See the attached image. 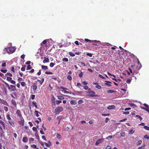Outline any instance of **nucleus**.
Instances as JSON below:
<instances>
[{
  "label": "nucleus",
  "mask_w": 149,
  "mask_h": 149,
  "mask_svg": "<svg viewBox=\"0 0 149 149\" xmlns=\"http://www.w3.org/2000/svg\"><path fill=\"white\" fill-rule=\"evenodd\" d=\"M141 67V66H138L134 65H131V67L132 68L133 70V74H138L139 72V71Z\"/></svg>",
  "instance_id": "obj_1"
},
{
  "label": "nucleus",
  "mask_w": 149,
  "mask_h": 149,
  "mask_svg": "<svg viewBox=\"0 0 149 149\" xmlns=\"http://www.w3.org/2000/svg\"><path fill=\"white\" fill-rule=\"evenodd\" d=\"M16 48L15 47H10L6 48L5 50H6L8 53L12 54L14 53L15 51Z\"/></svg>",
  "instance_id": "obj_2"
},
{
  "label": "nucleus",
  "mask_w": 149,
  "mask_h": 149,
  "mask_svg": "<svg viewBox=\"0 0 149 149\" xmlns=\"http://www.w3.org/2000/svg\"><path fill=\"white\" fill-rule=\"evenodd\" d=\"M86 93H87V94H88V95L92 97L98 96L97 95H95V93L94 91H86Z\"/></svg>",
  "instance_id": "obj_3"
},
{
  "label": "nucleus",
  "mask_w": 149,
  "mask_h": 149,
  "mask_svg": "<svg viewBox=\"0 0 149 149\" xmlns=\"http://www.w3.org/2000/svg\"><path fill=\"white\" fill-rule=\"evenodd\" d=\"M63 110V107H58L56 108L55 110V113L56 114H58L59 113L62 111Z\"/></svg>",
  "instance_id": "obj_4"
},
{
  "label": "nucleus",
  "mask_w": 149,
  "mask_h": 149,
  "mask_svg": "<svg viewBox=\"0 0 149 149\" xmlns=\"http://www.w3.org/2000/svg\"><path fill=\"white\" fill-rule=\"evenodd\" d=\"M0 124L1 125H2V126H3V130H5V127L6 125L4 123L2 120H0ZM0 129L1 130V131L2 132H3V128L0 125Z\"/></svg>",
  "instance_id": "obj_5"
},
{
  "label": "nucleus",
  "mask_w": 149,
  "mask_h": 149,
  "mask_svg": "<svg viewBox=\"0 0 149 149\" xmlns=\"http://www.w3.org/2000/svg\"><path fill=\"white\" fill-rule=\"evenodd\" d=\"M0 124L1 125H2V126H3V130H5V127L6 125L4 123L2 120H0ZM0 129L1 130V131L2 132H3V128L0 125Z\"/></svg>",
  "instance_id": "obj_6"
},
{
  "label": "nucleus",
  "mask_w": 149,
  "mask_h": 149,
  "mask_svg": "<svg viewBox=\"0 0 149 149\" xmlns=\"http://www.w3.org/2000/svg\"><path fill=\"white\" fill-rule=\"evenodd\" d=\"M143 105L146 108L142 106H140L141 108L149 112V106L146 103H144L143 104Z\"/></svg>",
  "instance_id": "obj_7"
},
{
  "label": "nucleus",
  "mask_w": 149,
  "mask_h": 149,
  "mask_svg": "<svg viewBox=\"0 0 149 149\" xmlns=\"http://www.w3.org/2000/svg\"><path fill=\"white\" fill-rule=\"evenodd\" d=\"M20 120L18 121L17 122L18 123L19 125L20 126H23L24 125V120L23 117L20 118Z\"/></svg>",
  "instance_id": "obj_8"
},
{
  "label": "nucleus",
  "mask_w": 149,
  "mask_h": 149,
  "mask_svg": "<svg viewBox=\"0 0 149 149\" xmlns=\"http://www.w3.org/2000/svg\"><path fill=\"white\" fill-rule=\"evenodd\" d=\"M0 102L2 104L9 106L6 100L0 99Z\"/></svg>",
  "instance_id": "obj_9"
},
{
  "label": "nucleus",
  "mask_w": 149,
  "mask_h": 149,
  "mask_svg": "<svg viewBox=\"0 0 149 149\" xmlns=\"http://www.w3.org/2000/svg\"><path fill=\"white\" fill-rule=\"evenodd\" d=\"M104 140V139H99L96 141L95 143V145L96 146L98 145L99 144L102 143Z\"/></svg>",
  "instance_id": "obj_10"
},
{
  "label": "nucleus",
  "mask_w": 149,
  "mask_h": 149,
  "mask_svg": "<svg viewBox=\"0 0 149 149\" xmlns=\"http://www.w3.org/2000/svg\"><path fill=\"white\" fill-rule=\"evenodd\" d=\"M16 114H17V116H18L20 118L23 117L22 116L21 113L20 111L19 110V109L17 110L16 112Z\"/></svg>",
  "instance_id": "obj_11"
},
{
  "label": "nucleus",
  "mask_w": 149,
  "mask_h": 149,
  "mask_svg": "<svg viewBox=\"0 0 149 149\" xmlns=\"http://www.w3.org/2000/svg\"><path fill=\"white\" fill-rule=\"evenodd\" d=\"M8 123L10 125L14 127L15 126L13 120L10 118V120H8Z\"/></svg>",
  "instance_id": "obj_12"
},
{
  "label": "nucleus",
  "mask_w": 149,
  "mask_h": 149,
  "mask_svg": "<svg viewBox=\"0 0 149 149\" xmlns=\"http://www.w3.org/2000/svg\"><path fill=\"white\" fill-rule=\"evenodd\" d=\"M93 85H96L95 87L96 88L98 89H100L101 88V86L100 85H99L97 83L93 82Z\"/></svg>",
  "instance_id": "obj_13"
},
{
  "label": "nucleus",
  "mask_w": 149,
  "mask_h": 149,
  "mask_svg": "<svg viewBox=\"0 0 149 149\" xmlns=\"http://www.w3.org/2000/svg\"><path fill=\"white\" fill-rule=\"evenodd\" d=\"M11 104H12V105L14 106L15 107H16L17 106V103L15 101V100L13 99H12L11 100Z\"/></svg>",
  "instance_id": "obj_14"
},
{
  "label": "nucleus",
  "mask_w": 149,
  "mask_h": 149,
  "mask_svg": "<svg viewBox=\"0 0 149 149\" xmlns=\"http://www.w3.org/2000/svg\"><path fill=\"white\" fill-rule=\"evenodd\" d=\"M44 58L45 59L43 61L44 63H48L49 62V59L48 58L44 57Z\"/></svg>",
  "instance_id": "obj_15"
},
{
  "label": "nucleus",
  "mask_w": 149,
  "mask_h": 149,
  "mask_svg": "<svg viewBox=\"0 0 149 149\" xmlns=\"http://www.w3.org/2000/svg\"><path fill=\"white\" fill-rule=\"evenodd\" d=\"M37 81H38L40 83V85H42L43 83L44 82V78H42V80H40L39 79L37 80Z\"/></svg>",
  "instance_id": "obj_16"
},
{
  "label": "nucleus",
  "mask_w": 149,
  "mask_h": 149,
  "mask_svg": "<svg viewBox=\"0 0 149 149\" xmlns=\"http://www.w3.org/2000/svg\"><path fill=\"white\" fill-rule=\"evenodd\" d=\"M48 142V143H44V144L46 146L50 147V146L51 145V143L50 141H49Z\"/></svg>",
  "instance_id": "obj_17"
},
{
  "label": "nucleus",
  "mask_w": 149,
  "mask_h": 149,
  "mask_svg": "<svg viewBox=\"0 0 149 149\" xmlns=\"http://www.w3.org/2000/svg\"><path fill=\"white\" fill-rule=\"evenodd\" d=\"M106 82V83H105V84L108 86H111V83L110 81H105Z\"/></svg>",
  "instance_id": "obj_18"
},
{
  "label": "nucleus",
  "mask_w": 149,
  "mask_h": 149,
  "mask_svg": "<svg viewBox=\"0 0 149 149\" xmlns=\"http://www.w3.org/2000/svg\"><path fill=\"white\" fill-rule=\"evenodd\" d=\"M28 140V139L27 137L26 136L23 137L22 139L23 141L25 143L27 142Z\"/></svg>",
  "instance_id": "obj_19"
},
{
  "label": "nucleus",
  "mask_w": 149,
  "mask_h": 149,
  "mask_svg": "<svg viewBox=\"0 0 149 149\" xmlns=\"http://www.w3.org/2000/svg\"><path fill=\"white\" fill-rule=\"evenodd\" d=\"M70 104L72 105H75L77 103V102L75 100H72L70 102Z\"/></svg>",
  "instance_id": "obj_20"
},
{
  "label": "nucleus",
  "mask_w": 149,
  "mask_h": 149,
  "mask_svg": "<svg viewBox=\"0 0 149 149\" xmlns=\"http://www.w3.org/2000/svg\"><path fill=\"white\" fill-rule=\"evenodd\" d=\"M41 68L42 69L45 70L48 69V67L47 66L42 65Z\"/></svg>",
  "instance_id": "obj_21"
},
{
  "label": "nucleus",
  "mask_w": 149,
  "mask_h": 149,
  "mask_svg": "<svg viewBox=\"0 0 149 149\" xmlns=\"http://www.w3.org/2000/svg\"><path fill=\"white\" fill-rule=\"evenodd\" d=\"M115 106L113 105L109 106L107 107V108L108 109H111L114 108Z\"/></svg>",
  "instance_id": "obj_22"
},
{
  "label": "nucleus",
  "mask_w": 149,
  "mask_h": 149,
  "mask_svg": "<svg viewBox=\"0 0 149 149\" xmlns=\"http://www.w3.org/2000/svg\"><path fill=\"white\" fill-rule=\"evenodd\" d=\"M10 87H11L10 88L12 91H14L16 89L15 87L13 85H11Z\"/></svg>",
  "instance_id": "obj_23"
},
{
  "label": "nucleus",
  "mask_w": 149,
  "mask_h": 149,
  "mask_svg": "<svg viewBox=\"0 0 149 149\" xmlns=\"http://www.w3.org/2000/svg\"><path fill=\"white\" fill-rule=\"evenodd\" d=\"M57 97L58 99L61 100L64 99V97L62 96H57Z\"/></svg>",
  "instance_id": "obj_24"
},
{
  "label": "nucleus",
  "mask_w": 149,
  "mask_h": 149,
  "mask_svg": "<svg viewBox=\"0 0 149 149\" xmlns=\"http://www.w3.org/2000/svg\"><path fill=\"white\" fill-rule=\"evenodd\" d=\"M34 139L33 138H30V139H29V143L31 144V143H32V142L34 141Z\"/></svg>",
  "instance_id": "obj_25"
},
{
  "label": "nucleus",
  "mask_w": 149,
  "mask_h": 149,
  "mask_svg": "<svg viewBox=\"0 0 149 149\" xmlns=\"http://www.w3.org/2000/svg\"><path fill=\"white\" fill-rule=\"evenodd\" d=\"M37 86L36 85H34L33 86V91H35L37 89Z\"/></svg>",
  "instance_id": "obj_26"
},
{
  "label": "nucleus",
  "mask_w": 149,
  "mask_h": 149,
  "mask_svg": "<svg viewBox=\"0 0 149 149\" xmlns=\"http://www.w3.org/2000/svg\"><path fill=\"white\" fill-rule=\"evenodd\" d=\"M136 117L137 118H139L140 121H141L142 120V118L139 115H137L136 116Z\"/></svg>",
  "instance_id": "obj_27"
},
{
  "label": "nucleus",
  "mask_w": 149,
  "mask_h": 149,
  "mask_svg": "<svg viewBox=\"0 0 149 149\" xmlns=\"http://www.w3.org/2000/svg\"><path fill=\"white\" fill-rule=\"evenodd\" d=\"M47 42V40H44L42 43H41L40 44L41 46H42V44H45Z\"/></svg>",
  "instance_id": "obj_28"
},
{
  "label": "nucleus",
  "mask_w": 149,
  "mask_h": 149,
  "mask_svg": "<svg viewBox=\"0 0 149 149\" xmlns=\"http://www.w3.org/2000/svg\"><path fill=\"white\" fill-rule=\"evenodd\" d=\"M62 116H57V117L56 118V120H61V119L62 118Z\"/></svg>",
  "instance_id": "obj_29"
},
{
  "label": "nucleus",
  "mask_w": 149,
  "mask_h": 149,
  "mask_svg": "<svg viewBox=\"0 0 149 149\" xmlns=\"http://www.w3.org/2000/svg\"><path fill=\"white\" fill-rule=\"evenodd\" d=\"M21 86L23 87H24L26 85V84L24 82H21Z\"/></svg>",
  "instance_id": "obj_30"
},
{
  "label": "nucleus",
  "mask_w": 149,
  "mask_h": 149,
  "mask_svg": "<svg viewBox=\"0 0 149 149\" xmlns=\"http://www.w3.org/2000/svg\"><path fill=\"white\" fill-rule=\"evenodd\" d=\"M86 54L90 57H91L92 56V54H91L88 52H86Z\"/></svg>",
  "instance_id": "obj_31"
},
{
  "label": "nucleus",
  "mask_w": 149,
  "mask_h": 149,
  "mask_svg": "<svg viewBox=\"0 0 149 149\" xmlns=\"http://www.w3.org/2000/svg\"><path fill=\"white\" fill-rule=\"evenodd\" d=\"M38 113H40L38 111H35V113L36 115V116L38 117L39 116V115L38 114Z\"/></svg>",
  "instance_id": "obj_32"
},
{
  "label": "nucleus",
  "mask_w": 149,
  "mask_h": 149,
  "mask_svg": "<svg viewBox=\"0 0 149 149\" xmlns=\"http://www.w3.org/2000/svg\"><path fill=\"white\" fill-rule=\"evenodd\" d=\"M145 147V145L143 144L142 146H140L137 149H143Z\"/></svg>",
  "instance_id": "obj_33"
},
{
  "label": "nucleus",
  "mask_w": 149,
  "mask_h": 149,
  "mask_svg": "<svg viewBox=\"0 0 149 149\" xmlns=\"http://www.w3.org/2000/svg\"><path fill=\"white\" fill-rule=\"evenodd\" d=\"M6 118L8 120H10V118H11V117H10V115L9 114H7V115H6Z\"/></svg>",
  "instance_id": "obj_34"
},
{
  "label": "nucleus",
  "mask_w": 149,
  "mask_h": 149,
  "mask_svg": "<svg viewBox=\"0 0 149 149\" xmlns=\"http://www.w3.org/2000/svg\"><path fill=\"white\" fill-rule=\"evenodd\" d=\"M45 73L47 74H53L52 72L49 71H46Z\"/></svg>",
  "instance_id": "obj_35"
},
{
  "label": "nucleus",
  "mask_w": 149,
  "mask_h": 149,
  "mask_svg": "<svg viewBox=\"0 0 149 149\" xmlns=\"http://www.w3.org/2000/svg\"><path fill=\"white\" fill-rule=\"evenodd\" d=\"M62 61H63L68 62V58H64L62 59Z\"/></svg>",
  "instance_id": "obj_36"
},
{
  "label": "nucleus",
  "mask_w": 149,
  "mask_h": 149,
  "mask_svg": "<svg viewBox=\"0 0 149 149\" xmlns=\"http://www.w3.org/2000/svg\"><path fill=\"white\" fill-rule=\"evenodd\" d=\"M55 64L54 63L52 62H51L49 64V66L50 67L52 68L54 67Z\"/></svg>",
  "instance_id": "obj_37"
},
{
  "label": "nucleus",
  "mask_w": 149,
  "mask_h": 149,
  "mask_svg": "<svg viewBox=\"0 0 149 149\" xmlns=\"http://www.w3.org/2000/svg\"><path fill=\"white\" fill-rule=\"evenodd\" d=\"M5 85H6V86L8 87V88L9 90L11 89L10 87V86L9 84L8 83L5 82Z\"/></svg>",
  "instance_id": "obj_38"
},
{
  "label": "nucleus",
  "mask_w": 149,
  "mask_h": 149,
  "mask_svg": "<svg viewBox=\"0 0 149 149\" xmlns=\"http://www.w3.org/2000/svg\"><path fill=\"white\" fill-rule=\"evenodd\" d=\"M25 66L26 65H24V67H22L21 68V70L22 71H25Z\"/></svg>",
  "instance_id": "obj_39"
},
{
  "label": "nucleus",
  "mask_w": 149,
  "mask_h": 149,
  "mask_svg": "<svg viewBox=\"0 0 149 149\" xmlns=\"http://www.w3.org/2000/svg\"><path fill=\"white\" fill-rule=\"evenodd\" d=\"M69 54L72 57L74 56L75 55L74 54V53H72V52H70L69 53Z\"/></svg>",
  "instance_id": "obj_40"
},
{
  "label": "nucleus",
  "mask_w": 149,
  "mask_h": 149,
  "mask_svg": "<svg viewBox=\"0 0 149 149\" xmlns=\"http://www.w3.org/2000/svg\"><path fill=\"white\" fill-rule=\"evenodd\" d=\"M32 67H31V66L30 65H27L26 68L27 70H29Z\"/></svg>",
  "instance_id": "obj_41"
},
{
  "label": "nucleus",
  "mask_w": 149,
  "mask_h": 149,
  "mask_svg": "<svg viewBox=\"0 0 149 149\" xmlns=\"http://www.w3.org/2000/svg\"><path fill=\"white\" fill-rule=\"evenodd\" d=\"M61 101L60 100H56V103L57 105H59L60 103L61 102Z\"/></svg>",
  "instance_id": "obj_42"
},
{
  "label": "nucleus",
  "mask_w": 149,
  "mask_h": 149,
  "mask_svg": "<svg viewBox=\"0 0 149 149\" xmlns=\"http://www.w3.org/2000/svg\"><path fill=\"white\" fill-rule=\"evenodd\" d=\"M142 142V141L141 140H139L138 141V142H137V145H139L141 144V143Z\"/></svg>",
  "instance_id": "obj_43"
},
{
  "label": "nucleus",
  "mask_w": 149,
  "mask_h": 149,
  "mask_svg": "<svg viewBox=\"0 0 149 149\" xmlns=\"http://www.w3.org/2000/svg\"><path fill=\"white\" fill-rule=\"evenodd\" d=\"M130 106H131V107H136V105L135 104H134V103H131L130 104Z\"/></svg>",
  "instance_id": "obj_44"
},
{
  "label": "nucleus",
  "mask_w": 149,
  "mask_h": 149,
  "mask_svg": "<svg viewBox=\"0 0 149 149\" xmlns=\"http://www.w3.org/2000/svg\"><path fill=\"white\" fill-rule=\"evenodd\" d=\"M107 92L108 93H113L114 92V91L113 90H109L107 91Z\"/></svg>",
  "instance_id": "obj_45"
},
{
  "label": "nucleus",
  "mask_w": 149,
  "mask_h": 149,
  "mask_svg": "<svg viewBox=\"0 0 149 149\" xmlns=\"http://www.w3.org/2000/svg\"><path fill=\"white\" fill-rule=\"evenodd\" d=\"M12 78L10 77H7V80L8 81H11V80H12Z\"/></svg>",
  "instance_id": "obj_46"
},
{
  "label": "nucleus",
  "mask_w": 149,
  "mask_h": 149,
  "mask_svg": "<svg viewBox=\"0 0 149 149\" xmlns=\"http://www.w3.org/2000/svg\"><path fill=\"white\" fill-rule=\"evenodd\" d=\"M31 147L32 148H37V146L35 144H33V145H31Z\"/></svg>",
  "instance_id": "obj_47"
},
{
  "label": "nucleus",
  "mask_w": 149,
  "mask_h": 149,
  "mask_svg": "<svg viewBox=\"0 0 149 149\" xmlns=\"http://www.w3.org/2000/svg\"><path fill=\"white\" fill-rule=\"evenodd\" d=\"M55 97L54 96H53L52 97V102L53 103H54L55 104Z\"/></svg>",
  "instance_id": "obj_48"
},
{
  "label": "nucleus",
  "mask_w": 149,
  "mask_h": 149,
  "mask_svg": "<svg viewBox=\"0 0 149 149\" xmlns=\"http://www.w3.org/2000/svg\"><path fill=\"white\" fill-rule=\"evenodd\" d=\"M144 129L147 130H149V127H148L147 126H144Z\"/></svg>",
  "instance_id": "obj_49"
},
{
  "label": "nucleus",
  "mask_w": 149,
  "mask_h": 149,
  "mask_svg": "<svg viewBox=\"0 0 149 149\" xmlns=\"http://www.w3.org/2000/svg\"><path fill=\"white\" fill-rule=\"evenodd\" d=\"M67 78L69 80H71L72 79V77L70 75H68L67 77Z\"/></svg>",
  "instance_id": "obj_50"
},
{
  "label": "nucleus",
  "mask_w": 149,
  "mask_h": 149,
  "mask_svg": "<svg viewBox=\"0 0 149 149\" xmlns=\"http://www.w3.org/2000/svg\"><path fill=\"white\" fill-rule=\"evenodd\" d=\"M85 41L87 42H92V41L91 40H89L88 39H85Z\"/></svg>",
  "instance_id": "obj_51"
},
{
  "label": "nucleus",
  "mask_w": 149,
  "mask_h": 149,
  "mask_svg": "<svg viewBox=\"0 0 149 149\" xmlns=\"http://www.w3.org/2000/svg\"><path fill=\"white\" fill-rule=\"evenodd\" d=\"M83 75V74L82 72H81L79 74V76L80 77H81Z\"/></svg>",
  "instance_id": "obj_52"
},
{
  "label": "nucleus",
  "mask_w": 149,
  "mask_h": 149,
  "mask_svg": "<svg viewBox=\"0 0 149 149\" xmlns=\"http://www.w3.org/2000/svg\"><path fill=\"white\" fill-rule=\"evenodd\" d=\"M4 109L5 111L6 112H7L8 111V108L7 107H4Z\"/></svg>",
  "instance_id": "obj_53"
},
{
  "label": "nucleus",
  "mask_w": 149,
  "mask_h": 149,
  "mask_svg": "<svg viewBox=\"0 0 149 149\" xmlns=\"http://www.w3.org/2000/svg\"><path fill=\"white\" fill-rule=\"evenodd\" d=\"M22 78L21 77H19L18 79V81L19 83H20L21 81L22 80Z\"/></svg>",
  "instance_id": "obj_54"
},
{
  "label": "nucleus",
  "mask_w": 149,
  "mask_h": 149,
  "mask_svg": "<svg viewBox=\"0 0 149 149\" xmlns=\"http://www.w3.org/2000/svg\"><path fill=\"white\" fill-rule=\"evenodd\" d=\"M131 81V80L129 79H127L126 82L128 84H130Z\"/></svg>",
  "instance_id": "obj_55"
},
{
  "label": "nucleus",
  "mask_w": 149,
  "mask_h": 149,
  "mask_svg": "<svg viewBox=\"0 0 149 149\" xmlns=\"http://www.w3.org/2000/svg\"><path fill=\"white\" fill-rule=\"evenodd\" d=\"M57 137L58 138L60 139L61 138V135L59 134H58L57 135Z\"/></svg>",
  "instance_id": "obj_56"
},
{
  "label": "nucleus",
  "mask_w": 149,
  "mask_h": 149,
  "mask_svg": "<svg viewBox=\"0 0 149 149\" xmlns=\"http://www.w3.org/2000/svg\"><path fill=\"white\" fill-rule=\"evenodd\" d=\"M32 103H33V106H36V105H37L36 102H35L34 101H33Z\"/></svg>",
  "instance_id": "obj_57"
},
{
  "label": "nucleus",
  "mask_w": 149,
  "mask_h": 149,
  "mask_svg": "<svg viewBox=\"0 0 149 149\" xmlns=\"http://www.w3.org/2000/svg\"><path fill=\"white\" fill-rule=\"evenodd\" d=\"M60 89H61L63 90V91H66V90H68V88H65L63 87H61L60 88Z\"/></svg>",
  "instance_id": "obj_58"
},
{
  "label": "nucleus",
  "mask_w": 149,
  "mask_h": 149,
  "mask_svg": "<svg viewBox=\"0 0 149 149\" xmlns=\"http://www.w3.org/2000/svg\"><path fill=\"white\" fill-rule=\"evenodd\" d=\"M35 96L34 95H32L30 97L33 100L35 98Z\"/></svg>",
  "instance_id": "obj_59"
},
{
  "label": "nucleus",
  "mask_w": 149,
  "mask_h": 149,
  "mask_svg": "<svg viewBox=\"0 0 149 149\" xmlns=\"http://www.w3.org/2000/svg\"><path fill=\"white\" fill-rule=\"evenodd\" d=\"M1 72H2L4 73H6L7 71V70H1Z\"/></svg>",
  "instance_id": "obj_60"
},
{
  "label": "nucleus",
  "mask_w": 149,
  "mask_h": 149,
  "mask_svg": "<svg viewBox=\"0 0 149 149\" xmlns=\"http://www.w3.org/2000/svg\"><path fill=\"white\" fill-rule=\"evenodd\" d=\"M144 138L145 139H149V136L147 135H146L144 136Z\"/></svg>",
  "instance_id": "obj_61"
},
{
  "label": "nucleus",
  "mask_w": 149,
  "mask_h": 149,
  "mask_svg": "<svg viewBox=\"0 0 149 149\" xmlns=\"http://www.w3.org/2000/svg\"><path fill=\"white\" fill-rule=\"evenodd\" d=\"M82 102H83V101L81 100H79L78 102V104H81V103H82Z\"/></svg>",
  "instance_id": "obj_62"
},
{
  "label": "nucleus",
  "mask_w": 149,
  "mask_h": 149,
  "mask_svg": "<svg viewBox=\"0 0 149 149\" xmlns=\"http://www.w3.org/2000/svg\"><path fill=\"white\" fill-rule=\"evenodd\" d=\"M32 130H33V131H35V132L37 131V129L36 127H33Z\"/></svg>",
  "instance_id": "obj_63"
},
{
  "label": "nucleus",
  "mask_w": 149,
  "mask_h": 149,
  "mask_svg": "<svg viewBox=\"0 0 149 149\" xmlns=\"http://www.w3.org/2000/svg\"><path fill=\"white\" fill-rule=\"evenodd\" d=\"M6 75L10 77H12L13 76L12 74L11 73H7Z\"/></svg>",
  "instance_id": "obj_64"
}]
</instances>
